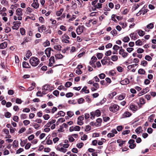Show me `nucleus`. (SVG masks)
<instances>
[{
    "instance_id": "1",
    "label": "nucleus",
    "mask_w": 156,
    "mask_h": 156,
    "mask_svg": "<svg viewBox=\"0 0 156 156\" xmlns=\"http://www.w3.org/2000/svg\"><path fill=\"white\" fill-rule=\"evenodd\" d=\"M30 62L32 66L35 67L39 64L40 61L37 58L34 57L30 58Z\"/></svg>"
},
{
    "instance_id": "2",
    "label": "nucleus",
    "mask_w": 156,
    "mask_h": 156,
    "mask_svg": "<svg viewBox=\"0 0 156 156\" xmlns=\"http://www.w3.org/2000/svg\"><path fill=\"white\" fill-rule=\"evenodd\" d=\"M101 113L100 111L97 109L94 112H92L90 113V115H91L90 118L93 119L95 118V116L98 117L100 116Z\"/></svg>"
},
{
    "instance_id": "3",
    "label": "nucleus",
    "mask_w": 156,
    "mask_h": 156,
    "mask_svg": "<svg viewBox=\"0 0 156 156\" xmlns=\"http://www.w3.org/2000/svg\"><path fill=\"white\" fill-rule=\"evenodd\" d=\"M119 106L116 104L112 105L109 107V110L113 112H117L119 110Z\"/></svg>"
},
{
    "instance_id": "4",
    "label": "nucleus",
    "mask_w": 156,
    "mask_h": 156,
    "mask_svg": "<svg viewBox=\"0 0 156 156\" xmlns=\"http://www.w3.org/2000/svg\"><path fill=\"white\" fill-rule=\"evenodd\" d=\"M119 54L124 58H126L129 55L128 53L125 51L124 49L122 48L119 50Z\"/></svg>"
},
{
    "instance_id": "5",
    "label": "nucleus",
    "mask_w": 156,
    "mask_h": 156,
    "mask_svg": "<svg viewBox=\"0 0 156 156\" xmlns=\"http://www.w3.org/2000/svg\"><path fill=\"white\" fill-rule=\"evenodd\" d=\"M21 22L20 21L14 22H13V26L12 27V29L14 30H17L19 28Z\"/></svg>"
},
{
    "instance_id": "6",
    "label": "nucleus",
    "mask_w": 156,
    "mask_h": 156,
    "mask_svg": "<svg viewBox=\"0 0 156 156\" xmlns=\"http://www.w3.org/2000/svg\"><path fill=\"white\" fill-rule=\"evenodd\" d=\"M84 119V117L83 115H81L79 116L78 118V121L77 122V124L80 126L83 125L84 123L83 120Z\"/></svg>"
},
{
    "instance_id": "7",
    "label": "nucleus",
    "mask_w": 156,
    "mask_h": 156,
    "mask_svg": "<svg viewBox=\"0 0 156 156\" xmlns=\"http://www.w3.org/2000/svg\"><path fill=\"white\" fill-rule=\"evenodd\" d=\"M84 27L83 26H79L76 29V32L78 34H80L83 32Z\"/></svg>"
},
{
    "instance_id": "8",
    "label": "nucleus",
    "mask_w": 156,
    "mask_h": 156,
    "mask_svg": "<svg viewBox=\"0 0 156 156\" xmlns=\"http://www.w3.org/2000/svg\"><path fill=\"white\" fill-rule=\"evenodd\" d=\"M31 5L34 8L37 9L39 6V4L37 0H34L32 4Z\"/></svg>"
},
{
    "instance_id": "9",
    "label": "nucleus",
    "mask_w": 156,
    "mask_h": 156,
    "mask_svg": "<svg viewBox=\"0 0 156 156\" xmlns=\"http://www.w3.org/2000/svg\"><path fill=\"white\" fill-rule=\"evenodd\" d=\"M65 113L62 111H60L58 114H56L55 116V118H57L59 116H64L65 115Z\"/></svg>"
},
{
    "instance_id": "10",
    "label": "nucleus",
    "mask_w": 156,
    "mask_h": 156,
    "mask_svg": "<svg viewBox=\"0 0 156 156\" xmlns=\"http://www.w3.org/2000/svg\"><path fill=\"white\" fill-rule=\"evenodd\" d=\"M129 83V81L128 79L126 78L124 80L121 81L120 84L123 85H126Z\"/></svg>"
},
{
    "instance_id": "11",
    "label": "nucleus",
    "mask_w": 156,
    "mask_h": 156,
    "mask_svg": "<svg viewBox=\"0 0 156 156\" xmlns=\"http://www.w3.org/2000/svg\"><path fill=\"white\" fill-rule=\"evenodd\" d=\"M46 30V28L44 25H42L38 27V31L41 33L43 32V30Z\"/></svg>"
},
{
    "instance_id": "12",
    "label": "nucleus",
    "mask_w": 156,
    "mask_h": 156,
    "mask_svg": "<svg viewBox=\"0 0 156 156\" xmlns=\"http://www.w3.org/2000/svg\"><path fill=\"white\" fill-rule=\"evenodd\" d=\"M22 9L20 8H18L16 11V14L17 15L19 16H21L22 15L23 13H22Z\"/></svg>"
},
{
    "instance_id": "13",
    "label": "nucleus",
    "mask_w": 156,
    "mask_h": 156,
    "mask_svg": "<svg viewBox=\"0 0 156 156\" xmlns=\"http://www.w3.org/2000/svg\"><path fill=\"white\" fill-rule=\"evenodd\" d=\"M23 68H29L30 67V66L29 63L26 62H24L23 63Z\"/></svg>"
},
{
    "instance_id": "14",
    "label": "nucleus",
    "mask_w": 156,
    "mask_h": 156,
    "mask_svg": "<svg viewBox=\"0 0 156 156\" xmlns=\"http://www.w3.org/2000/svg\"><path fill=\"white\" fill-rule=\"evenodd\" d=\"M7 42H4L0 44V49H4L7 47Z\"/></svg>"
},
{
    "instance_id": "15",
    "label": "nucleus",
    "mask_w": 156,
    "mask_h": 156,
    "mask_svg": "<svg viewBox=\"0 0 156 156\" xmlns=\"http://www.w3.org/2000/svg\"><path fill=\"white\" fill-rule=\"evenodd\" d=\"M131 115V113L128 112H125L123 115V117H130Z\"/></svg>"
},
{
    "instance_id": "16",
    "label": "nucleus",
    "mask_w": 156,
    "mask_h": 156,
    "mask_svg": "<svg viewBox=\"0 0 156 156\" xmlns=\"http://www.w3.org/2000/svg\"><path fill=\"white\" fill-rule=\"evenodd\" d=\"M130 109L133 111H136L137 108V107L133 105H130Z\"/></svg>"
},
{
    "instance_id": "17",
    "label": "nucleus",
    "mask_w": 156,
    "mask_h": 156,
    "mask_svg": "<svg viewBox=\"0 0 156 156\" xmlns=\"http://www.w3.org/2000/svg\"><path fill=\"white\" fill-rule=\"evenodd\" d=\"M55 56L56 59H61L63 57V55L61 54H55Z\"/></svg>"
},
{
    "instance_id": "18",
    "label": "nucleus",
    "mask_w": 156,
    "mask_h": 156,
    "mask_svg": "<svg viewBox=\"0 0 156 156\" xmlns=\"http://www.w3.org/2000/svg\"><path fill=\"white\" fill-rule=\"evenodd\" d=\"M31 85L32 86L28 88V90L31 91L34 89L35 85V83L34 82H33L31 84Z\"/></svg>"
},
{
    "instance_id": "19",
    "label": "nucleus",
    "mask_w": 156,
    "mask_h": 156,
    "mask_svg": "<svg viewBox=\"0 0 156 156\" xmlns=\"http://www.w3.org/2000/svg\"><path fill=\"white\" fill-rule=\"evenodd\" d=\"M116 94V93L115 92H113L108 94V97L109 98L112 99Z\"/></svg>"
},
{
    "instance_id": "20",
    "label": "nucleus",
    "mask_w": 156,
    "mask_h": 156,
    "mask_svg": "<svg viewBox=\"0 0 156 156\" xmlns=\"http://www.w3.org/2000/svg\"><path fill=\"white\" fill-rule=\"evenodd\" d=\"M102 8V4L100 3H97V5H96L95 6V8L93 10H95L96 9V8L97 9H100Z\"/></svg>"
},
{
    "instance_id": "21",
    "label": "nucleus",
    "mask_w": 156,
    "mask_h": 156,
    "mask_svg": "<svg viewBox=\"0 0 156 156\" xmlns=\"http://www.w3.org/2000/svg\"><path fill=\"white\" fill-rule=\"evenodd\" d=\"M111 59L113 61L115 62L117 60L118 57L116 55H113L111 56Z\"/></svg>"
},
{
    "instance_id": "22",
    "label": "nucleus",
    "mask_w": 156,
    "mask_h": 156,
    "mask_svg": "<svg viewBox=\"0 0 156 156\" xmlns=\"http://www.w3.org/2000/svg\"><path fill=\"white\" fill-rule=\"evenodd\" d=\"M143 44L142 41L140 40H138L135 42V44L136 45L140 46Z\"/></svg>"
},
{
    "instance_id": "23",
    "label": "nucleus",
    "mask_w": 156,
    "mask_h": 156,
    "mask_svg": "<svg viewBox=\"0 0 156 156\" xmlns=\"http://www.w3.org/2000/svg\"><path fill=\"white\" fill-rule=\"evenodd\" d=\"M154 27V24L153 23H151L147 26V28L148 29H152Z\"/></svg>"
},
{
    "instance_id": "24",
    "label": "nucleus",
    "mask_w": 156,
    "mask_h": 156,
    "mask_svg": "<svg viewBox=\"0 0 156 156\" xmlns=\"http://www.w3.org/2000/svg\"><path fill=\"white\" fill-rule=\"evenodd\" d=\"M50 44L49 41H48V40H47L45 42L43 43V45L44 47H46L49 46Z\"/></svg>"
},
{
    "instance_id": "25",
    "label": "nucleus",
    "mask_w": 156,
    "mask_h": 156,
    "mask_svg": "<svg viewBox=\"0 0 156 156\" xmlns=\"http://www.w3.org/2000/svg\"><path fill=\"white\" fill-rule=\"evenodd\" d=\"M63 11V9H60V10L58 11H57L56 12V15L58 16L61 15L62 14Z\"/></svg>"
},
{
    "instance_id": "26",
    "label": "nucleus",
    "mask_w": 156,
    "mask_h": 156,
    "mask_svg": "<svg viewBox=\"0 0 156 156\" xmlns=\"http://www.w3.org/2000/svg\"><path fill=\"white\" fill-rule=\"evenodd\" d=\"M138 73L140 74H144L145 71L144 69H140L138 70Z\"/></svg>"
},
{
    "instance_id": "27",
    "label": "nucleus",
    "mask_w": 156,
    "mask_h": 156,
    "mask_svg": "<svg viewBox=\"0 0 156 156\" xmlns=\"http://www.w3.org/2000/svg\"><path fill=\"white\" fill-rule=\"evenodd\" d=\"M61 48V46L60 45H56L54 46V48L58 51H60Z\"/></svg>"
},
{
    "instance_id": "28",
    "label": "nucleus",
    "mask_w": 156,
    "mask_h": 156,
    "mask_svg": "<svg viewBox=\"0 0 156 156\" xmlns=\"http://www.w3.org/2000/svg\"><path fill=\"white\" fill-rule=\"evenodd\" d=\"M32 55V53L29 50H28L27 51V54L26 55V57L28 58H29Z\"/></svg>"
},
{
    "instance_id": "29",
    "label": "nucleus",
    "mask_w": 156,
    "mask_h": 156,
    "mask_svg": "<svg viewBox=\"0 0 156 156\" xmlns=\"http://www.w3.org/2000/svg\"><path fill=\"white\" fill-rule=\"evenodd\" d=\"M93 21V20L90 19L89 20L88 22H87L85 23L86 26L87 27H90L91 26V25L90 23Z\"/></svg>"
},
{
    "instance_id": "30",
    "label": "nucleus",
    "mask_w": 156,
    "mask_h": 156,
    "mask_svg": "<svg viewBox=\"0 0 156 156\" xmlns=\"http://www.w3.org/2000/svg\"><path fill=\"white\" fill-rule=\"evenodd\" d=\"M78 104H80L84 102V99L83 98H80L78 100Z\"/></svg>"
},
{
    "instance_id": "31",
    "label": "nucleus",
    "mask_w": 156,
    "mask_h": 156,
    "mask_svg": "<svg viewBox=\"0 0 156 156\" xmlns=\"http://www.w3.org/2000/svg\"><path fill=\"white\" fill-rule=\"evenodd\" d=\"M13 146L14 147H17L18 146V141L16 140H14L13 143Z\"/></svg>"
},
{
    "instance_id": "32",
    "label": "nucleus",
    "mask_w": 156,
    "mask_h": 156,
    "mask_svg": "<svg viewBox=\"0 0 156 156\" xmlns=\"http://www.w3.org/2000/svg\"><path fill=\"white\" fill-rule=\"evenodd\" d=\"M72 83L70 82H67L65 84V86L66 87H69L71 86Z\"/></svg>"
},
{
    "instance_id": "33",
    "label": "nucleus",
    "mask_w": 156,
    "mask_h": 156,
    "mask_svg": "<svg viewBox=\"0 0 156 156\" xmlns=\"http://www.w3.org/2000/svg\"><path fill=\"white\" fill-rule=\"evenodd\" d=\"M73 94L71 92H69L67 93L66 94V97L69 98L72 97L73 96Z\"/></svg>"
},
{
    "instance_id": "34",
    "label": "nucleus",
    "mask_w": 156,
    "mask_h": 156,
    "mask_svg": "<svg viewBox=\"0 0 156 156\" xmlns=\"http://www.w3.org/2000/svg\"><path fill=\"white\" fill-rule=\"evenodd\" d=\"M139 35L140 36H143L145 34V32L142 30H139L138 32Z\"/></svg>"
},
{
    "instance_id": "35",
    "label": "nucleus",
    "mask_w": 156,
    "mask_h": 156,
    "mask_svg": "<svg viewBox=\"0 0 156 156\" xmlns=\"http://www.w3.org/2000/svg\"><path fill=\"white\" fill-rule=\"evenodd\" d=\"M5 116L6 118H9L11 116V114L10 113L7 112L5 113Z\"/></svg>"
},
{
    "instance_id": "36",
    "label": "nucleus",
    "mask_w": 156,
    "mask_h": 156,
    "mask_svg": "<svg viewBox=\"0 0 156 156\" xmlns=\"http://www.w3.org/2000/svg\"><path fill=\"white\" fill-rule=\"evenodd\" d=\"M67 115L69 117H71L74 115V113L71 111H68L67 112Z\"/></svg>"
},
{
    "instance_id": "37",
    "label": "nucleus",
    "mask_w": 156,
    "mask_h": 156,
    "mask_svg": "<svg viewBox=\"0 0 156 156\" xmlns=\"http://www.w3.org/2000/svg\"><path fill=\"white\" fill-rule=\"evenodd\" d=\"M145 59L148 61H151L152 58L149 55H146L145 57Z\"/></svg>"
},
{
    "instance_id": "38",
    "label": "nucleus",
    "mask_w": 156,
    "mask_h": 156,
    "mask_svg": "<svg viewBox=\"0 0 156 156\" xmlns=\"http://www.w3.org/2000/svg\"><path fill=\"white\" fill-rule=\"evenodd\" d=\"M43 117L45 120H48L50 118V116L49 115L47 114L44 115L43 116Z\"/></svg>"
},
{
    "instance_id": "39",
    "label": "nucleus",
    "mask_w": 156,
    "mask_h": 156,
    "mask_svg": "<svg viewBox=\"0 0 156 156\" xmlns=\"http://www.w3.org/2000/svg\"><path fill=\"white\" fill-rule=\"evenodd\" d=\"M136 34L133 33V34H131L130 35V36L132 39H135V38L136 39L137 37L135 36V35Z\"/></svg>"
},
{
    "instance_id": "40",
    "label": "nucleus",
    "mask_w": 156,
    "mask_h": 156,
    "mask_svg": "<svg viewBox=\"0 0 156 156\" xmlns=\"http://www.w3.org/2000/svg\"><path fill=\"white\" fill-rule=\"evenodd\" d=\"M51 48H47L45 50V53H51Z\"/></svg>"
},
{
    "instance_id": "41",
    "label": "nucleus",
    "mask_w": 156,
    "mask_h": 156,
    "mask_svg": "<svg viewBox=\"0 0 156 156\" xmlns=\"http://www.w3.org/2000/svg\"><path fill=\"white\" fill-rule=\"evenodd\" d=\"M19 117L17 116H14L13 118V120L15 122H18L19 120Z\"/></svg>"
},
{
    "instance_id": "42",
    "label": "nucleus",
    "mask_w": 156,
    "mask_h": 156,
    "mask_svg": "<svg viewBox=\"0 0 156 156\" xmlns=\"http://www.w3.org/2000/svg\"><path fill=\"white\" fill-rule=\"evenodd\" d=\"M137 51L138 53H142L144 52V50L143 49L139 48L137 49Z\"/></svg>"
},
{
    "instance_id": "43",
    "label": "nucleus",
    "mask_w": 156,
    "mask_h": 156,
    "mask_svg": "<svg viewBox=\"0 0 156 156\" xmlns=\"http://www.w3.org/2000/svg\"><path fill=\"white\" fill-rule=\"evenodd\" d=\"M83 143L81 142L80 143L77 144H76V147L79 148H81L83 147Z\"/></svg>"
},
{
    "instance_id": "44",
    "label": "nucleus",
    "mask_w": 156,
    "mask_h": 156,
    "mask_svg": "<svg viewBox=\"0 0 156 156\" xmlns=\"http://www.w3.org/2000/svg\"><path fill=\"white\" fill-rule=\"evenodd\" d=\"M130 132V131L129 130H127L124 131L122 133V135H125L129 133Z\"/></svg>"
},
{
    "instance_id": "45",
    "label": "nucleus",
    "mask_w": 156,
    "mask_h": 156,
    "mask_svg": "<svg viewBox=\"0 0 156 156\" xmlns=\"http://www.w3.org/2000/svg\"><path fill=\"white\" fill-rule=\"evenodd\" d=\"M49 86L48 85H46L44 86L43 87L42 90H48V88L49 87Z\"/></svg>"
},
{
    "instance_id": "46",
    "label": "nucleus",
    "mask_w": 156,
    "mask_h": 156,
    "mask_svg": "<svg viewBox=\"0 0 156 156\" xmlns=\"http://www.w3.org/2000/svg\"><path fill=\"white\" fill-rule=\"evenodd\" d=\"M125 95L124 94H121L119 96L118 99L120 100H122L124 98Z\"/></svg>"
},
{
    "instance_id": "47",
    "label": "nucleus",
    "mask_w": 156,
    "mask_h": 156,
    "mask_svg": "<svg viewBox=\"0 0 156 156\" xmlns=\"http://www.w3.org/2000/svg\"><path fill=\"white\" fill-rule=\"evenodd\" d=\"M99 77L101 79H103L105 77V75L104 73H102L99 75Z\"/></svg>"
},
{
    "instance_id": "48",
    "label": "nucleus",
    "mask_w": 156,
    "mask_h": 156,
    "mask_svg": "<svg viewBox=\"0 0 156 156\" xmlns=\"http://www.w3.org/2000/svg\"><path fill=\"white\" fill-rule=\"evenodd\" d=\"M58 150L60 151L65 153L67 151V150L64 149L63 147H61L60 148L58 149Z\"/></svg>"
},
{
    "instance_id": "49",
    "label": "nucleus",
    "mask_w": 156,
    "mask_h": 156,
    "mask_svg": "<svg viewBox=\"0 0 156 156\" xmlns=\"http://www.w3.org/2000/svg\"><path fill=\"white\" fill-rule=\"evenodd\" d=\"M147 64V62L145 60H144L141 62V65L143 66H145Z\"/></svg>"
},
{
    "instance_id": "50",
    "label": "nucleus",
    "mask_w": 156,
    "mask_h": 156,
    "mask_svg": "<svg viewBox=\"0 0 156 156\" xmlns=\"http://www.w3.org/2000/svg\"><path fill=\"white\" fill-rule=\"evenodd\" d=\"M53 94L56 96H57L59 94V92L58 90H55L53 92Z\"/></svg>"
},
{
    "instance_id": "51",
    "label": "nucleus",
    "mask_w": 156,
    "mask_h": 156,
    "mask_svg": "<svg viewBox=\"0 0 156 156\" xmlns=\"http://www.w3.org/2000/svg\"><path fill=\"white\" fill-rule=\"evenodd\" d=\"M149 91V88L148 87H147L142 91V93L144 94L148 92Z\"/></svg>"
},
{
    "instance_id": "52",
    "label": "nucleus",
    "mask_w": 156,
    "mask_h": 156,
    "mask_svg": "<svg viewBox=\"0 0 156 156\" xmlns=\"http://www.w3.org/2000/svg\"><path fill=\"white\" fill-rule=\"evenodd\" d=\"M120 47L118 46L117 45H114L113 47V49L115 51H117L119 48Z\"/></svg>"
},
{
    "instance_id": "53",
    "label": "nucleus",
    "mask_w": 156,
    "mask_h": 156,
    "mask_svg": "<svg viewBox=\"0 0 156 156\" xmlns=\"http://www.w3.org/2000/svg\"><path fill=\"white\" fill-rule=\"evenodd\" d=\"M31 146V144L30 143L27 144L25 146V149H29Z\"/></svg>"
},
{
    "instance_id": "54",
    "label": "nucleus",
    "mask_w": 156,
    "mask_h": 156,
    "mask_svg": "<svg viewBox=\"0 0 156 156\" xmlns=\"http://www.w3.org/2000/svg\"><path fill=\"white\" fill-rule=\"evenodd\" d=\"M23 122L25 126L28 125V124H29L30 123V121L28 120H24Z\"/></svg>"
},
{
    "instance_id": "55",
    "label": "nucleus",
    "mask_w": 156,
    "mask_h": 156,
    "mask_svg": "<svg viewBox=\"0 0 156 156\" xmlns=\"http://www.w3.org/2000/svg\"><path fill=\"white\" fill-rule=\"evenodd\" d=\"M27 116L26 114H23L21 115L20 116V118L22 119H26Z\"/></svg>"
},
{
    "instance_id": "56",
    "label": "nucleus",
    "mask_w": 156,
    "mask_h": 156,
    "mask_svg": "<svg viewBox=\"0 0 156 156\" xmlns=\"http://www.w3.org/2000/svg\"><path fill=\"white\" fill-rule=\"evenodd\" d=\"M91 129V126L89 125H87L86 126L85 131L86 132L90 130Z\"/></svg>"
},
{
    "instance_id": "57",
    "label": "nucleus",
    "mask_w": 156,
    "mask_h": 156,
    "mask_svg": "<svg viewBox=\"0 0 156 156\" xmlns=\"http://www.w3.org/2000/svg\"><path fill=\"white\" fill-rule=\"evenodd\" d=\"M26 128L24 127H22L19 130L18 133H21L24 132Z\"/></svg>"
},
{
    "instance_id": "58",
    "label": "nucleus",
    "mask_w": 156,
    "mask_h": 156,
    "mask_svg": "<svg viewBox=\"0 0 156 156\" xmlns=\"http://www.w3.org/2000/svg\"><path fill=\"white\" fill-rule=\"evenodd\" d=\"M123 128V127L122 126H118L117 127V130L118 131H120Z\"/></svg>"
},
{
    "instance_id": "59",
    "label": "nucleus",
    "mask_w": 156,
    "mask_h": 156,
    "mask_svg": "<svg viewBox=\"0 0 156 156\" xmlns=\"http://www.w3.org/2000/svg\"><path fill=\"white\" fill-rule=\"evenodd\" d=\"M20 32L22 35H24L25 33V29L23 28H21L20 29Z\"/></svg>"
},
{
    "instance_id": "60",
    "label": "nucleus",
    "mask_w": 156,
    "mask_h": 156,
    "mask_svg": "<svg viewBox=\"0 0 156 156\" xmlns=\"http://www.w3.org/2000/svg\"><path fill=\"white\" fill-rule=\"evenodd\" d=\"M49 62H53V63H54L55 62V58L54 56H51L49 60Z\"/></svg>"
},
{
    "instance_id": "61",
    "label": "nucleus",
    "mask_w": 156,
    "mask_h": 156,
    "mask_svg": "<svg viewBox=\"0 0 156 156\" xmlns=\"http://www.w3.org/2000/svg\"><path fill=\"white\" fill-rule=\"evenodd\" d=\"M140 129H141L140 127H138L135 130V131L136 132L137 134H140Z\"/></svg>"
},
{
    "instance_id": "62",
    "label": "nucleus",
    "mask_w": 156,
    "mask_h": 156,
    "mask_svg": "<svg viewBox=\"0 0 156 156\" xmlns=\"http://www.w3.org/2000/svg\"><path fill=\"white\" fill-rule=\"evenodd\" d=\"M33 126L36 129H37L40 127L39 125L36 123H34Z\"/></svg>"
},
{
    "instance_id": "63",
    "label": "nucleus",
    "mask_w": 156,
    "mask_h": 156,
    "mask_svg": "<svg viewBox=\"0 0 156 156\" xmlns=\"http://www.w3.org/2000/svg\"><path fill=\"white\" fill-rule=\"evenodd\" d=\"M34 136L32 134L28 137V139L29 141H30L34 139Z\"/></svg>"
},
{
    "instance_id": "64",
    "label": "nucleus",
    "mask_w": 156,
    "mask_h": 156,
    "mask_svg": "<svg viewBox=\"0 0 156 156\" xmlns=\"http://www.w3.org/2000/svg\"><path fill=\"white\" fill-rule=\"evenodd\" d=\"M112 51L111 50L107 51L105 53V55L107 56H110L112 54Z\"/></svg>"
}]
</instances>
